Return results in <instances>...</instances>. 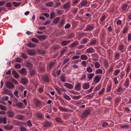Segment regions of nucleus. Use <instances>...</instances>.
<instances>
[{
  "label": "nucleus",
  "mask_w": 131,
  "mask_h": 131,
  "mask_svg": "<svg viewBox=\"0 0 131 131\" xmlns=\"http://www.w3.org/2000/svg\"><path fill=\"white\" fill-rule=\"evenodd\" d=\"M7 88L10 89H12L14 88V85L13 83L10 81H7L6 84Z\"/></svg>",
  "instance_id": "f257e3e1"
},
{
  "label": "nucleus",
  "mask_w": 131,
  "mask_h": 131,
  "mask_svg": "<svg viewBox=\"0 0 131 131\" xmlns=\"http://www.w3.org/2000/svg\"><path fill=\"white\" fill-rule=\"evenodd\" d=\"M90 110L89 109H88L85 111L83 113L81 116V118H85L86 116L88 115L90 113Z\"/></svg>",
  "instance_id": "f03ea898"
},
{
  "label": "nucleus",
  "mask_w": 131,
  "mask_h": 131,
  "mask_svg": "<svg viewBox=\"0 0 131 131\" xmlns=\"http://www.w3.org/2000/svg\"><path fill=\"white\" fill-rule=\"evenodd\" d=\"M27 52L28 54L30 56L35 55L36 54V52L34 49H29L27 50Z\"/></svg>",
  "instance_id": "7ed1b4c3"
},
{
  "label": "nucleus",
  "mask_w": 131,
  "mask_h": 131,
  "mask_svg": "<svg viewBox=\"0 0 131 131\" xmlns=\"http://www.w3.org/2000/svg\"><path fill=\"white\" fill-rule=\"evenodd\" d=\"M34 100L36 106L39 107L41 105V103L39 100L36 98H34Z\"/></svg>",
  "instance_id": "20e7f679"
},
{
  "label": "nucleus",
  "mask_w": 131,
  "mask_h": 131,
  "mask_svg": "<svg viewBox=\"0 0 131 131\" xmlns=\"http://www.w3.org/2000/svg\"><path fill=\"white\" fill-rule=\"evenodd\" d=\"M48 36L47 35H39L38 36V38L40 40H44L47 39Z\"/></svg>",
  "instance_id": "39448f33"
},
{
  "label": "nucleus",
  "mask_w": 131,
  "mask_h": 131,
  "mask_svg": "<svg viewBox=\"0 0 131 131\" xmlns=\"http://www.w3.org/2000/svg\"><path fill=\"white\" fill-rule=\"evenodd\" d=\"M51 125L52 124L51 122L47 121L45 122L44 125V126L45 127H49L51 126Z\"/></svg>",
  "instance_id": "423d86ee"
},
{
  "label": "nucleus",
  "mask_w": 131,
  "mask_h": 131,
  "mask_svg": "<svg viewBox=\"0 0 131 131\" xmlns=\"http://www.w3.org/2000/svg\"><path fill=\"white\" fill-rule=\"evenodd\" d=\"M71 7V5L70 3H67L64 4L63 8L65 9H68L70 8Z\"/></svg>",
  "instance_id": "0eeeda50"
},
{
  "label": "nucleus",
  "mask_w": 131,
  "mask_h": 131,
  "mask_svg": "<svg viewBox=\"0 0 131 131\" xmlns=\"http://www.w3.org/2000/svg\"><path fill=\"white\" fill-rule=\"evenodd\" d=\"M5 130H10L12 129L14 127L12 126L6 125L4 127Z\"/></svg>",
  "instance_id": "6e6552de"
},
{
  "label": "nucleus",
  "mask_w": 131,
  "mask_h": 131,
  "mask_svg": "<svg viewBox=\"0 0 131 131\" xmlns=\"http://www.w3.org/2000/svg\"><path fill=\"white\" fill-rule=\"evenodd\" d=\"M26 69L24 68H23L20 70H19V72L25 75L26 74Z\"/></svg>",
  "instance_id": "1a4fd4ad"
},
{
  "label": "nucleus",
  "mask_w": 131,
  "mask_h": 131,
  "mask_svg": "<svg viewBox=\"0 0 131 131\" xmlns=\"http://www.w3.org/2000/svg\"><path fill=\"white\" fill-rule=\"evenodd\" d=\"M3 123L4 124H6L7 122L6 117H1L0 118V123Z\"/></svg>",
  "instance_id": "9d476101"
},
{
  "label": "nucleus",
  "mask_w": 131,
  "mask_h": 131,
  "mask_svg": "<svg viewBox=\"0 0 131 131\" xmlns=\"http://www.w3.org/2000/svg\"><path fill=\"white\" fill-rule=\"evenodd\" d=\"M25 66L28 69H31L32 67V65L30 62H27Z\"/></svg>",
  "instance_id": "9b49d317"
},
{
  "label": "nucleus",
  "mask_w": 131,
  "mask_h": 131,
  "mask_svg": "<svg viewBox=\"0 0 131 131\" xmlns=\"http://www.w3.org/2000/svg\"><path fill=\"white\" fill-rule=\"evenodd\" d=\"M64 86L70 89H72L73 88V86L70 84L68 83H66L64 84Z\"/></svg>",
  "instance_id": "f8f14e48"
},
{
  "label": "nucleus",
  "mask_w": 131,
  "mask_h": 131,
  "mask_svg": "<svg viewBox=\"0 0 131 131\" xmlns=\"http://www.w3.org/2000/svg\"><path fill=\"white\" fill-rule=\"evenodd\" d=\"M4 90L3 92V93L4 94L8 95L9 94H10V93L11 92L10 90L6 89H5Z\"/></svg>",
  "instance_id": "ddd939ff"
},
{
  "label": "nucleus",
  "mask_w": 131,
  "mask_h": 131,
  "mask_svg": "<svg viewBox=\"0 0 131 131\" xmlns=\"http://www.w3.org/2000/svg\"><path fill=\"white\" fill-rule=\"evenodd\" d=\"M90 87V84L89 83H87L85 84L83 87L84 89H88Z\"/></svg>",
  "instance_id": "4468645a"
},
{
  "label": "nucleus",
  "mask_w": 131,
  "mask_h": 131,
  "mask_svg": "<svg viewBox=\"0 0 131 131\" xmlns=\"http://www.w3.org/2000/svg\"><path fill=\"white\" fill-rule=\"evenodd\" d=\"M70 42V41H62L61 43V44L62 46H66L67 44L69 43Z\"/></svg>",
  "instance_id": "2eb2a0df"
},
{
  "label": "nucleus",
  "mask_w": 131,
  "mask_h": 131,
  "mask_svg": "<svg viewBox=\"0 0 131 131\" xmlns=\"http://www.w3.org/2000/svg\"><path fill=\"white\" fill-rule=\"evenodd\" d=\"M72 11V13L74 15L76 14L78 12V8H74L72 10H71Z\"/></svg>",
  "instance_id": "dca6fc26"
},
{
  "label": "nucleus",
  "mask_w": 131,
  "mask_h": 131,
  "mask_svg": "<svg viewBox=\"0 0 131 131\" xmlns=\"http://www.w3.org/2000/svg\"><path fill=\"white\" fill-rule=\"evenodd\" d=\"M94 73L89 74L88 75V78L90 80H91L94 75Z\"/></svg>",
  "instance_id": "f3484780"
},
{
  "label": "nucleus",
  "mask_w": 131,
  "mask_h": 131,
  "mask_svg": "<svg viewBox=\"0 0 131 131\" xmlns=\"http://www.w3.org/2000/svg\"><path fill=\"white\" fill-rule=\"evenodd\" d=\"M65 74H64V75L62 76L60 78V79L61 81L63 82H65L66 81V77L64 76Z\"/></svg>",
  "instance_id": "a211bd4d"
},
{
  "label": "nucleus",
  "mask_w": 131,
  "mask_h": 131,
  "mask_svg": "<svg viewBox=\"0 0 131 131\" xmlns=\"http://www.w3.org/2000/svg\"><path fill=\"white\" fill-rule=\"evenodd\" d=\"M7 114L8 116L10 118L12 117L14 115L13 112L11 111H8Z\"/></svg>",
  "instance_id": "6ab92c4d"
},
{
  "label": "nucleus",
  "mask_w": 131,
  "mask_h": 131,
  "mask_svg": "<svg viewBox=\"0 0 131 131\" xmlns=\"http://www.w3.org/2000/svg\"><path fill=\"white\" fill-rule=\"evenodd\" d=\"M129 82V81L128 79H126L125 83L124 84V86L126 88L128 87V85Z\"/></svg>",
  "instance_id": "aec40b11"
},
{
  "label": "nucleus",
  "mask_w": 131,
  "mask_h": 131,
  "mask_svg": "<svg viewBox=\"0 0 131 131\" xmlns=\"http://www.w3.org/2000/svg\"><path fill=\"white\" fill-rule=\"evenodd\" d=\"M21 82L24 84H26L27 82V79L26 78H23L21 80Z\"/></svg>",
  "instance_id": "412c9836"
},
{
  "label": "nucleus",
  "mask_w": 131,
  "mask_h": 131,
  "mask_svg": "<svg viewBox=\"0 0 131 131\" xmlns=\"http://www.w3.org/2000/svg\"><path fill=\"white\" fill-rule=\"evenodd\" d=\"M86 51L88 53H92L93 51V48L92 47L89 48L86 50Z\"/></svg>",
  "instance_id": "4be33fe9"
},
{
  "label": "nucleus",
  "mask_w": 131,
  "mask_h": 131,
  "mask_svg": "<svg viewBox=\"0 0 131 131\" xmlns=\"http://www.w3.org/2000/svg\"><path fill=\"white\" fill-rule=\"evenodd\" d=\"M56 121L58 123H62L63 121H62L61 119L59 117H57L55 119Z\"/></svg>",
  "instance_id": "5701e85b"
},
{
  "label": "nucleus",
  "mask_w": 131,
  "mask_h": 131,
  "mask_svg": "<svg viewBox=\"0 0 131 131\" xmlns=\"http://www.w3.org/2000/svg\"><path fill=\"white\" fill-rule=\"evenodd\" d=\"M94 94V93H93L87 95L86 96V97H87V99H90L93 97Z\"/></svg>",
  "instance_id": "b1692460"
},
{
  "label": "nucleus",
  "mask_w": 131,
  "mask_h": 131,
  "mask_svg": "<svg viewBox=\"0 0 131 131\" xmlns=\"http://www.w3.org/2000/svg\"><path fill=\"white\" fill-rule=\"evenodd\" d=\"M42 79L43 80L46 82H49V79L47 76H43Z\"/></svg>",
  "instance_id": "393cba45"
},
{
  "label": "nucleus",
  "mask_w": 131,
  "mask_h": 131,
  "mask_svg": "<svg viewBox=\"0 0 131 131\" xmlns=\"http://www.w3.org/2000/svg\"><path fill=\"white\" fill-rule=\"evenodd\" d=\"M87 59V56L85 54H82L81 56V59L82 60H86Z\"/></svg>",
  "instance_id": "a878e982"
},
{
  "label": "nucleus",
  "mask_w": 131,
  "mask_h": 131,
  "mask_svg": "<svg viewBox=\"0 0 131 131\" xmlns=\"http://www.w3.org/2000/svg\"><path fill=\"white\" fill-rule=\"evenodd\" d=\"M24 116L23 115H17V119L21 120L24 118Z\"/></svg>",
  "instance_id": "bb28decb"
},
{
  "label": "nucleus",
  "mask_w": 131,
  "mask_h": 131,
  "mask_svg": "<svg viewBox=\"0 0 131 131\" xmlns=\"http://www.w3.org/2000/svg\"><path fill=\"white\" fill-rule=\"evenodd\" d=\"M30 48H33L36 46V45L31 42L30 43L27 45Z\"/></svg>",
  "instance_id": "cd10ccee"
},
{
  "label": "nucleus",
  "mask_w": 131,
  "mask_h": 131,
  "mask_svg": "<svg viewBox=\"0 0 131 131\" xmlns=\"http://www.w3.org/2000/svg\"><path fill=\"white\" fill-rule=\"evenodd\" d=\"M21 56L23 59H26L28 58V56L26 54L24 53H21Z\"/></svg>",
  "instance_id": "c85d7f7f"
},
{
  "label": "nucleus",
  "mask_w": 131,
  "mask_h": 131,
  "mask_svg": "<svg viewBox=\"0 0 131 131\" xmlns=\"http://www.w3.org/2000/svg\"><path fill=\"white\" fill-rule=\"evenodd\" d=\"M77 90H79L81 89V85L80 84H77L75 87Z\"/></svg>",
  "instance_id": "c756f323"
},
{
  "label": "nucleus",
  "mask_w": 131,
  "mask_h": 131,
  "mask_svg": "<svg viewBox=\"0 0 131 131\" xmlns=\"http://www.w3.org/2000/svg\"><path fill=\"white\" fill-rule=\"evenodd\" d=\"M65 33V32L64 31H63L60 32L58 33H57L56 36H59L60 35H64Z\"/></svg>",
  "instance_id": "7c9ffc66"
},
{
  "label": "nucleus",
  "mask_w": 131,
  "mask_h": 131,
  "mask_svg": "<svg viewBox=\"0 0 131 131\" xmlns=\"http://www.w3.org/2000/svg\"><path fill=\"white\" fill-rule=\"evenodd\" d=\"M86 70L88 72L91 73L92 72L93 70L91 67L89 66L86 68Z\"/></svg>",
  "instance_id": "2f4dec72"
},
{
  "label": "nucleus",
  "mask_w": 131,
  "mask_h": 131,
  "mask_svg": "<svg viewBox=\"0 0 131 131\" xmlns=\"http://www.w3.org/2000/svg\"><path fill=\"white\" fill-rule=\"evenodd\" d=\"M57 14L59 15H62V14L63 11L62 10H57Z\"/></svg>",
  "instance_id": "473e14b6"
},
{
  "label": "nucleus",
  "mask_w": 131,
  "mask_h": 131,
  "mask_svg": "<svg viewBox=\"0 0 131 131\" xmlns=\"http://www.w3.org/2000/svg\"><path fill=\"white\" fill-rule=\"evenodd\" d=\"M100 80V77L98 76H97L95 77L94 81L95 82H99Z\"/></svg>",
  "instance_id": "72a5a7b5"
},
{
  "label": "nucleus",
  "mask_w": 131,
  "mask_h": 131,
  "mask_svg": "<svg viewBox=\"0 0 131 131\" xmlns=\"http://www.w3.org/2000/svg\"><path fill=\"white\" fill-rule=\"evenodd\" d=\"M37 116L38 118H43L42 115L39 113H36Z\"/></svg>",
  "instance_id": "f704fd0d"
},
{
  "label": "nucleus",
  "mask_w": 131,
  "mask_h": 131,
  "mask_svg": "<svg viewBox=\"0 0 131 131\" xmlns=\"http://www.w3.org/2000/svg\"><path fill=\"white\" fill-rule=\"evenodd\" d=\"M79 45V42L78 41H77L75 43H73L71 45V47H74L76 46L77 45Z\"/></svg>",
  "instance_id": "c9c22d12"
},
{
  "label": "nucleus",
  "mask_w": 131,
  "mask_h": 131,
  "mask_svg": "<svg viewBox=\"0 0 131 131\" xmlns=\"http://www.w3.org/2000/svg\"><path fill=\"white\" fill-rule=\"evenodd\" d=\"M55 17V14L53 12H52L50 15V18L51 19H53Z\"/></svg>",
  "instance_id": "e433bc0d"
},
{
  "label": "nucleus",
  "mask_w": 131,
  "mask_h": 131,
  "mask_svg": "<svg viewBox=\"0 0 131 131\" xmlns=\"http://www.w3.org/2000/svg\"><path fill=\"white\" fill-rule=\"evenodd\" d=\"M23 103L21 102H19L17 103V106L20 107L21 108L23 107Z\"/></svg>",
  "instance_id": "4c0bfd02"
},
{
  "label": "nucleus",
  "mask_w": 131,
  "mask_h": 131,
  "mask_svg": "<svg viewBox=\"0 0 131 131\" xmlns=\"http://www.w3.org/2000/svg\"><path fill=\"white\" fill-rule=\"evenodd\" d=\"M81 97V96H74L73 99L74 100H78Z\"/></svg>",
  "instance_id": "58836bf2"
},
{
  "label": "nucleus",
  "mask_w": 131,
  "mask_h": 131,
  "mask_svg": "<svg viewBox=\"0 0 131 131\" xmlns=\"http://www.w3.org/2000/svg\"><path fill=\"white\" fill-rule=\"evenodd\" d=\"M30 75L31 76L35 75V70L33 69L31 70L30 72Z\"/></svg>",
  "instance_id": "ea45409f"
},
{
  "label": "nucleus",
  "mask_w": 131,
  "mask_h": 131,
  "mask_svg": "<svg viewBox=\"0 0 131 131\" xmlns=\"http://www.w3.org/2000/svg\"><path fill=\"white\" fill-rule=\"evenodd\" d=\"M96 73L97 74H102L103 73V71L102 70L99 69L96 70Z\"/></svg>",
  "instance_id": "a19ab883"
},
{
  "label": "nucleus",
  "mask_w": 131,
  "mask_h": 131,
  "mask_svg": "<svg viewBox=\"0 0 131 131\" xmlns=\"http://www.w3.org/2000/svg\"><path fill=\"white\" fill-rule=\"evenodd\" d=\"M74 37V34H71L68 36V37L69 38L71 39L73 38Z\"/></svg>",
  "instance_id": "79ce46f5"
},
{
  "label": "nucleus",
  "mask_w": 131,
  "mask_h": 131,
  "mask_svg": "<svg viewBox=\"0 0 131 131\" xmlns=\"http://www.w3.org/2000/svg\"><path fill=\"white\" fill-rule=\"evenodd\" d=\"M64 97L68 100L70 101L71 100V99L66 94L64 95Z\"/></svg>",
  "instance_id": "37998d69"
},
{
  "label": "nucleus",
  "mask_w": 131,
  "mask_h": 131,
  "mask_svg": "<svg viewBox=\"0 0 131 131\" xmlns=\"http://www.w3.org/2000/svg\"><path fill=\"white\" fill-rule=\"evenodd\" d=\"M95 68H99L100 66L99 63L98 62L95 63Z\"/></svg>",
  "instance_id": "c03bdc74"
},
{
  "label": "nucleus",
  "mask_w": 131,
  "mask_h": 131,
  "mask_svg": "<svg viewBox=\"0 0 131 131\" xmlns=\"http://www.w3.org/2000/svg\"><path fill=\"white\" fill-rule=\"evenodd\" d=\"M59 18H56L53 21V23L55 24H57L58 23Z\"/></svg>",
  "instance_id": "a18cd8bd"
},
{
  "label": "nucleus",
  "mask_w": 131,
  "mask_h": 131,
  "mask_svg": "<svg viewBox=\"0 0 131 131\" xmlns=\"http://www.w3.org/2000/svg\"><path fill=\"white\" fill-rule=\"evenodd\" d=\"M71 26V25L69 23L67 24L64 26V28L66 29L69 28Z\"/></svg>",
  "instance_id": "49530a36"
},
{
  "label": "nucleus",
  "mask_w": 131,
  "mask_h": 131,
  "mask_svg": "<svg viewBox=\"0 0 131 131\" xmlns=\"http://www.w3.org/2000/svg\"><path fill=\"white\" fill-rule=\"evenodd\" d=\"M12 74L13 75L14 77L16 79V72L15 70H14L12 72Z\"/></svg>",
  "instance_id": "de8ad7c7"
},
{
  "label": "nucleus",
  "mask_w": 131,
  "mask_h": 131,
  "mask_svg": "<svg viewBox=\"0 0 131 131\" xmlns=\"http://www.w3.org/2000/svg\"><path fill=\"white\" fill-rule=\"evenodd\" d=\"M8 96H4L2 98V100L3 101H7L8 100Z\"/></svg>",
  "instance_id": "09e8293b"
},
{
  "label": "nucleus",
  "mask_w": 131,
  "mask_h": 131,
  "mask_svg": "<svg viewBox=\"0 0 131 131\" xmlns=\"http://www.w3.org/2000/svg\"><path fill=\"white\" fill-rule=\"evenodd\" d=\"M101 87L100 86H97L96 88L94 89V91H97L99 90L101 88Z\"/></svg>",
  "instance_id": "8fccbe9b"
},
{
  "label": "nucleus",
  "mask_w": 131,
  "mask_h": 131,
  "mask_svg": "<svg viewBox=\"0 0 131 131\" xmlns=\"http://www.w3.org/2000/svg\"><path fill=\"white\" fill-rule=\"evenodd\" d=\"M6 6L10 7L12 6V5L10 2H9L6 4Z\"/></svg>",
  "instance_id": "3c124183"
},
{
  "label": "nucleus",
  "mask_w": 131,
  "mask_h": 131,
  "mask_svg": "<svg viewBox=\"0 0 131 131\" xmlns=\"http://www.w3.org/2000/svg\"><path fill=\"white\" fill-rule=\"evenodd\" d=\"M53 2H50L47 3L46 5L47 6H49V7H51L53 4Z\"/></svg>",
  "instance_id": "603ef678"
},
{
  "label": "nucleus",
  "mask_w": 131,
  "mask_h": 131,
  "mask_svg": "<svg viewBox=\"0 0 131 131\" xmlns=\"http://www.w3.org/2000/svg\"><path fill=\"white\" fill-rule=\"evenodd\" d=\"M93 27L92 26H89L87 27V28L86 29V30H88L91 29L93 28Z\"/></svg>",
  "instance_id": "864d4df0"
},
{
  "label": "nucleus",
  "mask_w": 131,
  "mask_h": 131,
  "mask_svg": "<svg viewBox=\"0 0 131 131\" xmlns=\"http://www.w3.org/2000/svg\"><path fill=\"white\" fill-rule=\"evenodd\" d=\"M85 47V46L84 45H80L77 47L78 49H81L84 48Z\"/></svg>",
  "instance_id": "5fc2aeb1"
},
{
  "label": "nucleus",
  "mask_w": 131,
  "mask_h": 131,
  "mask_svg": "<svg viewBox=\"0 0 131 131\" xmlns=\"http://www.w3.org/2000/svg\"><path fill=\"white\" fill-rule=\"evenodd\" d=\"M20 129L21 131H26V129L23 126H21L20 127Z\"/></svg>",
  "instance_id": "6e6d98bb"
},
{
  "label": "nucleus",
  "mask_w": 131,
  "mask_h": 131,
  "mask_svg": "<svg viewBox=\"0 0 131 131\" xmlns=\"http://www.w3.org/2000/svg\"><path fill=\"white\" fill-rule=\"evenodd\" d=\"M27 124L29 126H32V124L31 123L30 120H28L27 122Z\"/></svg>",
  "instance_id": "4d7b16f0"
},
{
  "label": "nucleus",
  "mask_w": 131,
  "mask_h": 131,
  "mask_svg": "<svg viewBox=\"0 0 131 131\" xmlns=\"http://www.w3.org/2000/svg\"><path fill=\"white\" fill-rule=\"evenodd\" d=\"M55 64V63L51 62L49 64V66L50 68H51Z\"/></svg>",
  "instance_id": "13d9d810"
},
{
  "label": "nucleus",
  "mask_w": 131,
  "mask_h": 131,
  "mask_svg": "<svg viewBox=\"0 0 131 131\" xmlns=\"http://www.w3.org/2000/svg\"><path fill=\"white\" fill-rule=\"evenodd\" d=\"M59 108L60 110L62 111L66 112L68 111V110L67 109L64 108L62 107H59Z\"/></svg>",
  "instance_id": "bf43d9fd"
},
{
  "label": "nucleus",
  "mask_w": 131,
  "mask_h": 131,
  "mask_svg": "<svg viewBox=\"0 0 131 131\" xmlns=\"http://www.w3.org/2000/svg\"><path fill=\"white\" fill-rule=\"evenodd\" d=\"M69 59L68 58H67L65 60L63 61V64L64 65L68 61H69Z\"/></svg>",
  "instance_id": "052dcab7"
},
{
  "label": "nucleus",
  "mask_w": 131,
  "mask_h": 131,
  "mask_svg": "<svg viewBox=\"0 0 131 131\" xmlns=\"http://www.w3.org/2000/svg\"><path fill=\"white\" fill-rule=\"evenodd\" d=\"M80 57L79 56H75L72 57V59L73 60H75L79 58Z\"/></svg>",
  "instance_id": "680f3d73"
},
{
  "label": "nucleus",
  "mask_w": 131,
  "mask_h": 131,
  "mask_svg": "<svg viewBox=\"0 0 131 131\" xmlns=\"http://www.w3.org/2000/svg\"><path fill=\"white\" fill-rule=\"evenodd\" d=\"M0 108L3 110H6V108L5 106L1 105H0Z\"/></svg>",
  "instance_id": "e2e57ef3"
},
{
  "label": "nucleus",
  "mask_w": 131,
  "mask_h": 131,
  "mask_svg": "<svg viewBox=\"0 0 131 131\" xmlns=\"http://www.w3.org/2000/svg\"><path fill=\"white\" fill-rule=\"evenodd\" d=\"M32 41L33 42H35L36 43H37L38 41V40H37V39L34 38H32Z\"/></svg>",
  "instance_id": "0e129e2a"
},
{
  "label": "nucleus",
  "mask_w": 131,
  "mask_h": 131,
  "mask_svg": "<svg viewBox=\"0 0 131 131\" xmlns=\"http://www.w3.org/2000/svg\"><path fill=\"white\" fill-rule=\"evenodd\" d=\"M56 90H57L58 92L60 94L61 93V88H56Z\"/></svg>",
  "instance_id": "69168bd1"
},
{
  "label": "nucleus",
  "mask_w": 131,
  "mask_h": 131,
  "mask_svg": "<svg viewBox=\"0 0 131 131\" xmlns=\"http://www.w3.org/2000/svg\"><path fill=\"white\" fill-rule=\"evenodd\" d=\"M87 3V2L86 1H83L81 4L82 6H84L86 5Z\"/></svg>",
  "instance_id": "338daca9"
},
{
  "label": "nucleus",
  "mask_w": 131,
  "mask_h": 131,
  "mask_svg": "<svg viewBox=\"0 0 131 131\" xmlns=\"http://www.w3.org/2000/svg\"><path fill=\"white\" fill-rule=\"evenodd\" d=\"M87 39L86 38H85L83 39L82 40V42L83 43H85L87 42Z\"/></svg>",
  "instance_id": "774afa93"
}]
</instances>
